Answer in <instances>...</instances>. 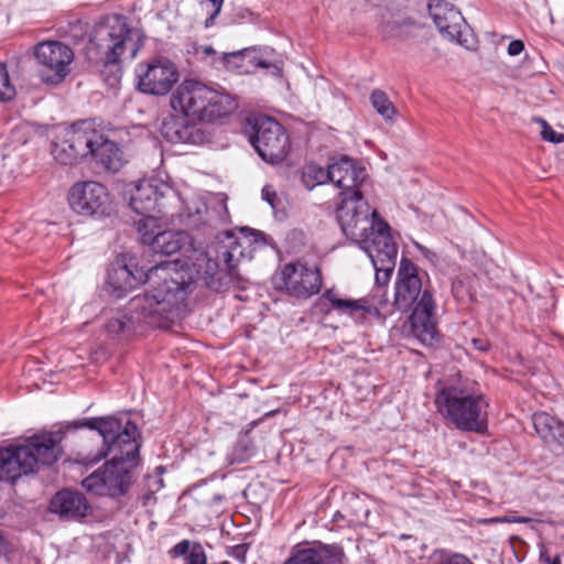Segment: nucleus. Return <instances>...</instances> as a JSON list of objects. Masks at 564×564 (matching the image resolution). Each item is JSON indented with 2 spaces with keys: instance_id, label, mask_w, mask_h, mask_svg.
I'll use <instances>...</instances> for the list:
<instances>
[{
  "instance_id": "obj_28",
  "label": "nucleus",
  "mask_w": 564,
  "mask_h": 564,
  "mask_svg": "<svg viewBox=\"0 0 564 564\" xmlns=\"http://www.w3.org/2000/svg\"><path fill=\"white\" fill-rule=\"evenodd\" d=\"M303 182L310 189L327 182L333 183V176H330V165H328L327 169H324L317 164L306 165L303 172Z\"/></svg>"
},
{
  "instance_id": "obj_24",
  "label": "nucleus",
  "mask_w": 564,
  "mask_h": 564,
  "mask_svg": "<svg viewBox=\"0 0 564 564\" xmlns=\"http://www.w3.org/2000/svg\"><path fill=\"white\" fill-rule=\"evenodd\" d=\"M109 172H118L124 164L122 151L112 141L101 135V142L98 143L94 154L91 155Z\"/></svg>"
},
{
  "instance_id": "obj_6",
  "label": "nucleus",
  "mask_w": 564,
  "mask_h": 564,
  "mask_svg": "<svg viewBox=\"0 0 564 564\" xmlns=\"http://www.w3.org/2000/svg\"><path fill=\"white\" fill-rule=\"evenodd\" d=\"M58 433H44L28 438L23 444L0 447V480L14 482L36 467L54 464L59 455Z\"/></svg>"
},
{
  "instance_id": "obj_38",
  "label": "nucleus",
  "mask_w": 564,
  "mask_h": 564,
  "mask_svg": "<svg viewBox=\"0 0 564 564\" xmlns=\"http://www.w3.org/2000/svg\"><path fill=\"white\" fill-rule=\"evenodd\" d=\"M471 345L474 346L475 349L482 352L488 351L490 349V343L486 338H474L471 340Z\"/></svg>"
},
{
  "instance_id": "obj_35",
  "label": "nucleus",
  "mask_w": 564,
  "mask_h": 564,
  "mask_svg": "<svg viewBox=\"0 0 564 564\" xmlns=\"http://www.w3.org/2000/svg\"><path fill=\"white\" fill-rule=\"evenodd\" d=\"M543 129H542V138L545 141L552 142V143H561L564 141V134L555 132L544 120H540Z\"/></svg>"
},
{
  "instance_id": "obj_51",
  "label": "nucleus",
  "mask_w": 564,
  "mask_h": 564,
  "mask_svg": "<svg viewBox=\"0 0 564 564\" xmlns=\"http://www.w3.org/2000/svg\"><path fill=\"white\" fill-rule=\"evenodd\" d=\"M420 249L423 251V253H426L429 251L426 248L420 247Z\"/></svg>"
},
{
  "instance_id": "obj_40",
  "label": "nucleus",
  "mask_w": 564,
  "mask_h": 564,
  "mask_svg": "<svg viewBox=\"0 0 564 564\" xmlns=\"http://www.w3.org/2000/svg\"><path fill=\"white\" fill-rule=\"evenodd\" d=\"M243 54H245V51L225 53L223 59H224V62L227 65H229L232 59H240V58H242Z\"/></svg>"
},
{
  "instance_id": "obj_19",
  "label": "nucleus",
  "mask_w": 564,
  "mask_h": 564,
  "mask_svg": "<svg viewBox=\"0 0 564 564\" xmlns=\"http://www.w3.org/2000/svg\"><path fill=\"white\" fill-rule=\"evenodd\" d=\"M50 509L66 520L85 518L91 511V507L83 494L67 489L58 491L53 497Z\"/></svg>"
},
{
  "instance_id": "obj_3",
  "label": "nucleus",
  "mask_w": 564,
  "mask_h": 564,
  "mask_svg": "<svg viewBox=\"0 0 564 564\" xmlns=\"http://www.w3.org/2000/svg\"><path fill=\"white\" fill-rule=\"evenodd\" d=\"M174 111L183 117L165 118L161 133L171 143L203 144L207 135L196 123L214 121L231 113L237 105L235 99L196 80H184L172 94L170 100Z\"/></svg>"
},
{
  "instance_id": "obj_29",
  "label": "nucleus",
  "mask_w": 564,
  "mask_h": 564,
  "mask_svg": "<svg viewBox=\"0 0 564 564\" xmlns=\"http://www.w3.org/2000/svg\"><path fill=\"white\" fill-rule=\"evenodd\" d=\"M249 434L250 430L238 438L230 454L231 464L247 462L254 454V444Z\"/></svg>"
},
{
  "instance_id": "obj_15",
  "label": "nucleus",
  "mask_w": 564,
  "mask_h": 564,
  "mask_svg": "<svg viewBox=\"0 0 564 564\" xmlns=\"http://www.w3.org/2000/svg\"><path fill=\"white\" fill-rule=\"evenodd\" d=\"M429 11L444 37L465 47L469 46L470 33L460 11L444 0H432L429 3Z\"/></svg>"
},
{
  "instance_id": "obj_33",
  "label": "nucleus",
  "mask_w": 564,
  "mask_h": 564,
  "mask_svg": "<svg viewBox=\"0 0 564 564\" xmlns=\"http://www.w3.org/2000/svg\"><path fill=\"white\" fill-rule=\"evenodd\" d=\"M15 87L11 84L8 69L0 63V102H6L15 97Z\"/></svg>"
},
{
  "instance_id": "obj_26",
  "label": "nucleus",
  "mask_w": 564,
  "mask_h": 564,
  "mask_svg": "<svg viewBox=\"0 0 564 564\" xmlns=\"http://www.w3.org/2000/svg\"><path fill=\"white\" fill-rule=\"evenodd\" d=\"M134 297H132L130 301H132ZM128 313L129 317L127 315H119L117 317L111 318L106 328L109 335H119L123 333L127 328H130V325L132 324H148L153 327H167L170 321L173 316H169L162 325H156L150 321V318L144 319H138L134 317V313L131 311V302L128 304Z\"/></svg>"
},
{
  "instance_id": "obj_37",
  "label": "nucleus",
  "mask_w": 564,
  "mask_h": 564,
  "mask_svg": "<svg viewBox=\"0 0 564 564\" xmlns=\"http://www.w3.org/2000/svg\"><path fill=\"white\" fill-rule=\"evenodd\" d=\"M524 50V43L521 40L511 41L508 45V54L510 56H517Z\"/></svg>"
},
{
  "instance_id": "obj_36",
  "label": "nucleus",
  "mask_w": 564,
  "mask_h": 564,
  "mask_svg": "<svg viewBox=\"0 0 564 564\" xmlns=\"http://www.w3.org/2000/svg\"><path fill=\"white\" fill-rule=\"evenodd\" d=\"M436 564H473L465 555L453 554L451 556L442 558Z\"/></svg>"
},
{
  "instance_id": "obj_2",
  "label": "nucleus",
  "mask_w": 564,
  "mask_h": 564,
  "mask_svg": "<svg viewBox=\"0 0 564 564\" xmlns=\"http://www.w3.org/2000/svg\"><path fill=\"white\" fill-rule=\"evenodd\" d=\"M79 426L98 431L106 451L101 457L109 459L85 479L83 487L90 494L112 499L127 495L132 484V470L138 464L140 444L137 441V425L118 417L84 420Z\"/></svg>"
},
{
  "instance_id": "obj_47",
  "label": "nucleus",
  "mask_w": 564,
  "mask_h": 564,
  "mask_svg": "<svg viewBox=\"0 0 564 564\" xmlns=\"http://www.w3.org/2000/svg\"><path fill=\"white\" fill-rule=\"evenodd\" d=\"M88 54L90 55V58L95 57L97 61L101 62L99 58H97L96 51H93L91 53L88 52Z\"/></svg>"
},
{
  "instance_id": "obj_7",
  "label": "nucleus",
  "mask_w": 564,
  "mask_h": 564,
  "mask_svg": "<svg viewBox=\"0 0 564 564\" xmlns=\"http://www.w3.org/2000/svg\"><path fill=\"white\" fill-rule=\"evenodd\" d=\"M438 412L456 429L485 434L488 430V402L482 394L460 386H447L435 398Z\"/></svg>"
},
{
  "instance_id": "obj_22",
  "label": "nucleus",
  "mask_w": 564,
  "mask_h": 564,
  "mask_svg": "<svg viewBox=\"0 0 564 564\" xmlns=\"http://www.w3.org/2000/svg\"><path fill=\"white\" fill-rule=\"evenodd\" d=\"M536 434L550 446H556L564 452V422L546 413L538 412L532 415Z\"/></svg>"
},
{
  "instance_id": "obj_34",
  "label": "nucleus",
  "mask_w": 564,
  "mask_h": 564,
  "mask_svg": "<svg viewBox=\"0 0 564 564\" xmlns=\"http://www.w3.org/2000/svg\"><path fill=\"white\" fill-rule=\"evenodd\" d=\"M529 518L524 517H495V518H484L478 519L477 522L481 524H492V523H527L529 522Z\"/></svg>"
},
{
  "instance_id": "obj_42",
  "label": "nucleus",
  "mask_w": 564,
  "mask_h": 564,
  "mask_svg": "<svg viewBox=\"0 0 564 564\" xmlns=\"http://www.w3.org/2000/svg\"><path fill=\"white\" fill-rule=\"evenodd\" d=\"M217 15H218V14H215V11H214V12L210 14V17L206 19V21H205V26H206V28H209L210 25H213V24H214V20L216 19V17H217Z\"/></svg>"
},
{
  "instance_id": "obj_31",
  "label": "nucleus",
  "mask_w": 564,
  "mask_h": 564,
  "mask_svg": "<svg viewBox=\"0 0 564 564\" xmlns=\"http://www.w3.org/2000/svg\"><path fill=\"white\" fill-rule=\"evenodd\" d=\"M370 101L377 112L386 120H391L395 115V108L384 91L375 89L370 95Z\"/></svg>"
},
{
  "instance_id": "obj_20",
  "label": "nucleus",
  "mask_w": 564,
  "mask_h": 564,
  "mask_svg": "<svg viewBox=\"0 0 564 564\" xmlns=\"http://www.w3.org/2000/svg\"><path fill=\"white\" fill-rule=\"evenodd\" d=\"M343 549L336 544L317 543L293 551L284 564H341Z\"/></svg>"
},
{
  "instance_id": "obj_44",
  "label": "nucleus",
  "mask_w": 564,
  "mask_h": 564,
  "mask_svg": "<svg viewBox=\"0 0 564 564\" xmlns=\"http://www.w3.org/2000/svg\"><path fill=\"white\" fill-rule=\"evenodd\" d=\"M273 69H274L273 74H275V75H278V76H280V75H281V68H280V67H278L276 65H274V66H273Z\"/></svg>"
},
{
  "instance_id": "obj_16",
  "label": "nucleus",
  "mask_w": 564,
  "mask_h": 564,
  "mask_svg": "<svg viewBox=\"0 0 564 564\" xmlns=\"http://www.w3.org/2000/svg\"><path fill=\"white\" fill-rule=\"evenodd\" d=\"M167 192L170 187L158 180H142L130 186L129 205L133 212L142 216L137 221L138 227L147 217L155 216L153 213L161 210L162 200Z\"/></svg>"
},
{
  "instance_id": "obj_30",
  "label": "nucleus",
  "mask_w": 564,
  "mask_h": 564,
  "mask_svg": "<svg viewBox=\"0 0 564 564\" xmlns=\"http://www.w3.org/2000/svg\"><path fill=\"white\" fill-rule=\"evenodd\" d=\"M173 552L175 555H185L186 564H206V555L200 544L195 543L191 546V543L186 540L177 543Z\"/></svg>"
},
{
  "instance_id": "obj_21",
  "label": "nucleus",
  "mask_w": 564,
  "mask_h": 564,
  "mask_svg": "<svg viewBox=\"0 0 564 564\" xmlns=\"http://www.w3.org/2000/svg\"><path fill=\"white\" fill-rule=\"evenodd\" d=\"M323 297L330 303L333 310L337 311L339 314H345L351 317H365L366 314L380 316L381 306L387 304L386 299L380 300L378 305L373 304L369 297H361L358 300L341 299L333 290L326 291Z\"/></svg>"
},
{
  "instance_id": "obj_5",
  "label": "nucleus",
  "mask_w": 564,
  "mask_h": 564,
  "mask_svg": "<svg viewBox=\"0 0 564 564\" xmlns=\"http://www.w3.org/2000/svg\"><path fill=\"white\" fill-rule=\"evenodd\" d=\"M393 306L401 312L413 307L410 316L413 335L425 345L433 344L436 336L434 300L430 291L423 289L419 268L406 258H402L400 261Z\"/></svg>"
},
{
  "instance_id": "obj_50",
  "label": "nucleus",
  "mask_w": 564,
  "mask_h": 564,
  "mask_svg": "<svg viewBox=\"0 0 564 564\" xmlns=\"http://www.w3.org/2000/svg\"><path fill=\"white\" fill-rule=\"evenodd\" d=\"M552 564H561L558 558H555Z\"/></svg>"
},
{
  "instance_id": "obj_49",
  "label": "nucleus",
  "mask_w": 564,
  "mask_h": 564,
  "mask_svg": "<svg viewBox=\"0 0 564 564\" xmlns=\"http://www.w3.org/2000/svg\"><path fill=\"white\" fill-rule=\"evenodd\" d=\"M458 284H460V282H456V281L453 282V291L454 292H456Z\"/></svg>"
},
{
  "instance_id": "obj_9",
  "label": "nucleus",
  "mask_w": 564,
  "mask_h": 564,
  "mask_svg": "<svg viewBox=\"0 0 564 564\" xmlns=\"http://www.w3.org/2000/svg\"><path fill=\"white\" fill-rule=\"evenodd\" d=\"M36 73L46 85H59L70 74L75 53L61 41H42L33 47Z\"/></svg>"
},
{
  "instance_id": "obj_32",
  "label": "nucleus",
  "mask_w": 564,
  "mask_h": 564,
  "mask_svg": "<svg viewBox=\"0 0 564 564\" xmlns=\"http://www.w3.org/2000/svg\"><path fill=\"white\" fill-rule=\"evenodd\" d=\"M262 198L271 206L275 215L285 214L286 202L282 193L272 185H265L261 192Z\"/></svg>"
},
{
  "instance_id": "obj_45",
  "label": "nucleus",
  "mask_w": 564,
  "mask_h": 564,
  "mask_svg": "<svg viewBox=\"0 0 564 564\" xmlns=\"http://www.w3.org/2000/svg\"><path fill=\"white\" fill-rule=\"evenodd\" d=\"M240 18H246L247 15H250V12L248 10H243L242 12L239 13Z\"/></svg>"
},
{
  "instance_id": "obj_14",
  "label": "nucleus",
  "mask_w": 564,
  "mask_h": 564,
  "mask_svg": "<svg viewBox=\"0 0 564 564\" xmlns=\"http://www.w3.org/2000/svg\"><path fill=\"white\" fill-rule=\"evenodd\" d=\"M330 176H333V183L343 189L340 192V204L336 210L339 220V212L347 203L365 202L359 187L366 181L367 173L365 167L344 156L330 164ZM366 203L368 204L367 200Z\"/></svg>"
},
{
  "instance_id": "obj_4",
  "label": "nucleus",
  "mask_w": 564,
  "mask_h": 564,
  "mask_svg": "<svg viewBox=\"0 0 564 564\" xmlns=\"http://www.w3.org/2000/svg\"><path fill=\"white\" fill-rule=\"evenodd\" d=\"M339 225L346 237L368 254L376 270V284L384 286L394 270L398 247L390 226L366 202H349L339 212Z\"/></svg>"
},
{
  "instance_id": "obj_43",
  "label": "nucleus",
  "mask_w": 564,
  "mask_h": 564,
  "mask_svg": "<svg viewBox=\"0 0 564 564\" xmlns=\"http://www.w3.org/2000/svg\"><path fill=\"white\" fill-rule=\"evenodd\" d=\"M203 51L206 55H212L215 53V50L212 46H205Z\"/></svg>"
},
{
  "instance_id": "obj_41",
  "label": "nucleus",
  "mask_w": 564,
  "mask_h": 564,
  "mask_svg": "<svg viewBox=\"0 0 564 564\" xmlns=\"http://www.w3.org/2000/svg\"><path fill=\"white\" fill-rule=\"evenodd\" d=\"M209 1L213 3V6L215 8V10H214L215 14H219L224 0H209Z\"/></svg>"
},
{
  "instance_id": "obj_46",
  "label": "nucleus",
  "mask_w": 564,
  "mask_h": 564,
  "mask_svg": "<svg viewBox=\"0 0 564 564\" xmlns=\"http://www.w3.org/2000/svg\"><path fill=\"white\" fill-rule=\"evenodd\" d=\"M3 550H4V543H3L2 536L0 535V554L3 552Z\"/></svg>"
},
{
  "instance_id": "obj_23",
  "label": "nucleus",
  "mask_w": 564,
  "mask_h": 564,
  "mask_svg": "<svg viewBox=\"0 0 564 564\" xmlns=\"http://www.w3.org/2000/svg\"><path fill=\"white\" fill-rule=\"evenodd\" d=\"M147 271H140L137 276L127 264L117 263L108 271L107 283L112 289L117 297L123 296L128 291L132 290L143 278L144 282L149 284V291L144 294L151 293L152 286L147 279Z\"/></svg>"
},
{
  "instance_id": "obj_1",
  "label": "nucleus",
  "mask_w": 564,
  "mask_h": 564,
  "mask_svg": "<svg viewBox=\"0 0 564 564\" xmlns=\"http://www.w3.org/2000/svg\"><path fill=\"white\" fill-rule=\"evenodd\" d=\"M227 241L200 252L192 265L165 261L151 267L147 273L151 293L135 295L131 301L134 317L162 325L169 316L176 315L198 280L215 291L242 281L237 270L243 256L241 246L231 235Z\"/></svg>"
},
{
  "instance_id": "obj_10",
  "label": "nucleus",
  "mask_w": 564,
  "mask_h": 564,
  "mask_svg": "<svg viewBox=\"0 0 564 564\" xmlns=\"http://www.w3.org/2000/svg\"><path fill=\"white\" fill-rule=\"evenodd\" d=\"M250 142L258 154L271 164L285 159L290 150L285 129L273 118L259 116L253 119Z\"/></svg>"
},
{
  "instance_id": "obj_13",
  "label": "nucleus",
  "mask_w": 564,
  "mask_h": 564,
  "mask_svg": "<svg viewBox=\"0 0 564 564\" xmlns=\"http://www.w3.org/2000/svg\"><path fill=\"white\" fill-rule=\"evenodd\" d=\"M276 288L295 297H310L321 290L322 278L317 268L300 261L288 263L274 276Z\"/></svg>"
},
{
  "instance_id": "obj_12",
  "label": "nucleus",
  "mask_w": 564,
  "mask_h": 564,
  "mask_svg": "<svg viewBox=\"0 0 564 564\" xmlns=\"http://www.w3.org/2000/svg\"><path fill=\"white\" fill-rule=\"evenodd\" d=\"M138 89L147 95L164 96L178 80V70L170 59L160 57L137 67Z\"/></svg>"
},
{
  "instance_id": "obj_11",
  "label": "nucleus",
  "mask_w": 564,
  "mask_h": 564,
  "mask_svg": "<svg viewBox=\"0 0 564 564\" xmlns=\"http://www.w3.org/2000/svg\"><path fill=\"white\" fill-rule=\"evenodd\" d=\"M70 208L84 216L104 217L112 210L107 188L98 182H82L72 186L68 193Z\"/></svg>"
},
{
  "instance_id": "obj_17",
  "label": "nucleus",
  "mask_w": 564,
  "mask_h": 564,
  "mask_svg": "<svg viewBox=\"0 0 564 564\" xmlns=\"http://www.w3.org/2000/svg\"><path fill=\"white\" fill-rule=\"evenodd\" d=\"M156 216L147 217L138 231L143 243L149 245L154 253L171 256L180 251L189 241V236L183 230H163L154 232Z\"/></svg>"
},
{
  "instance_id": "obj_8",
  "label": "nucleus",
  "mask_w": 564,
  "mask_h": 564,
  "mask_svg": "<svg viewBox=\"0 0 564 564\" xmlns=\"http://www.w3.org/2000/svg\"><path fill=\"white\" fill-rule=\"evenodd\" d=\"M142 43L139 32L128 26L123 15L106 17L96 25L89 43V53L96 51L97 58L104 64H117L126 52L133 59Z\"/></svg>"
},
{
  "instance_id": "obj_18",
  "label": "nucleus",
  "mask_w": 564,
  "mask_h": 564,
  "mask_svg": "<svg viewBox=\"0 0 564 564\" xmlns=\"http://www.w3.org/2000/svg\"><path fill=\"white\" fill-rule=\"evenodd\" d=\"M62 131L66 135V142H70L69 147H74L82 159L93 155L101 142L102 133L88 120L76 122Z\"/></svg>"
},
{
  "instance_id": "obj_39",
  "label": "nucleus",
  "mask_w": 564,
  "mask_h": 564,
  "mask_svg": "<svg viewBox=\"0 0 564 564\" xmlns=\"http://www.w3.org/2000/svg\"><path fill=\"white\" fill-rule=\"evenodd\" d=\"M246 553H247V545L246 544H239V545H236L232 549V553L231 554H232L234 557H236L239 561L243 562Z\"/></svg>"
},
{
  "instance_id": "obj_25",
  "label": "nucleus",
  "mask_w": 564,
  "mask_h": 564,
  "mask_svg": "<svg viewBox=\"0 0 564 564\" xmlns=\"http://www.w3.org/2000/svg\"><path fill=\"white\" fill-rule=\"evenodd\" d=\"M381 28L382 33L386 36L408 40L415 35L420 24L409 17L398 15L389 20H384Z\"/></svg>"
},
{
  "instance_id": "obj_27",
  "label": "nucleus",
  "mask_w": 564,
  "mask_h": 564,
  "mask_svg": "<svg viewBox=\"0 0 564 564\" xmlns=\"http://www.w3.org/2000/svg\"><path fill=\"white\" fill-rule=\"evenodd\" d=\"M69 145L70 142H66V135L63 131H61L56 139L53 141L51 148V153L54 160L61 164L68 165L74 164L79 159H82L76 149Z\"/></svg>"
},
{
  "instance_id": "obj_48",
  "label": "nucleus",
  "mask_w": 564,
  "mask_h": 564,
  "mask_svg": "<svg viewBox=\"0 0 564 564\" xmlns=\"http://www.w3.org/2000/svg\"><path fill=\"white\" fill-rule=\"evenodd\" d=\"M259 66H261V67H269V64L263 62V61H260L259 62Z\"/></svg>"
}]
</instances>
